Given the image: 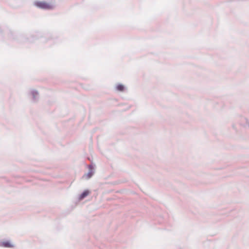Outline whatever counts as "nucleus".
<instances>
[{
  "instance_id": "obj_1",
  "label": "nucleus",
  "mask_w": 249,
  "mask_h": 249,
  "mask_svg": "<svg viewBox=\"0 0 249 249\" xmlns=\"http://www.w3.org/2000/svg\"><path fill=\"white\" fill-rule=\"evenodd\" d=\"M36 5L39 8L44 9H50L53 8L52 5L45 1H37L36 2Z\"/></svg>"
},
{
  "instance_id": "obj_5",
  "label": "nucleus",
  "mask_w": 249,
  "mask_h": 249,
  "mask_svg": "<svg viewBox=\"0 0 249 249\" xmlns=\"http://www.w3.org/2000/svg\"><path fill=\"white\" fill-rule=\"evenodd\" d=\"M31 95L34 99H35L38 95V93L36 91H33L31 93Z\"/></svg>"
},
{
  "instance_id": "obj_3",
  "label": "nucleus",
  "mask_w": 249,
  "mask_h": 249,
  "mask_svg": "<svg viewBox=\"0 0 249 249\" xmlns=\"http://www.w3.org/2000/svg\"><path fill=\"white\" fill-rule=\"evenodd\" d=\"M116 89L118 91H123L124 89V85H123L122 84H119L116 86Z\"/></svg>"
},
{
  "instance_id": "obj_2",
  "label": "nucleus",
  "mask_w": 249,
  "mask_h": 249,
  "mask_svg": "<svg viewBox=\"0 0 249 249\" xmlns=\"http://www.w3.org/2000/svg\"><path fill=\"white\" fill-rule=\"evenodd\" d=\"M0 246L5 248H13L14 245L9 241H3L1 243Z\"/></svg>"
},
{
  "instance_id": "obj_6",
  "label": "nucleus",
  "mask_w": 249,
  "mask_h": 249,
  "mask_svg": "<svg viewBox=\"0 0 249 249\" xmlns=\"http://www.w3.org/2000/svg\"><path fill=\"white\" fill-rule=\"evenodd\" d=\"M88 178H90V177L91 176V175H90V174H88Z\"/></svg>"
},
{
  "instance_id": "obj_4",
  "label": "nucleus",
  "mask_w": 249,
  "mask_h": 249,
  "mask_svg": "<svg viewBox=\"0 0 249 249\" xmlns=\"http://www.w3.org/2000/svg\"><path fill=\"white\" fill-rule=\"evenodd\" d=\"M89 194V191H85L80 196V199H83L84 197H85L86 196H87Z\"/></svg>"
}]
</instances>
